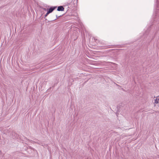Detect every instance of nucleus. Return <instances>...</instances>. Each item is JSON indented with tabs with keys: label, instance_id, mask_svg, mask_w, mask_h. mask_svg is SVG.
Returning <instances> with one entry per match:
<instances>
[{
	"label": "nucleus",
	"instance_id": "nucleus-1",
	"mask_svg": "<svg viewBox=\"0 0 159 159\" xmlns=\"http://www.w3.org/2000/svg\"><path fill=\"white\" fill-rule=\"evenodd\" d=\"M56 8H57L56 7H51L48 9V10L47 11L48 12V13H51Z\"/></svg>",
	"mask_w": 159,
	"mask_h": 159
},
{
	"label": "nucleus",
	"instance_id": "nucleus-2",
	"mask_svg": "<svg viewBox=\"0 0 159 159\" xmlns=\"http://www.w3.org/2000/svg\"><path fill=\"white\" fill-rule=\"evenodd\" d=\"M64 8L62 6H60L58 7L57 10L58 11H64Z\"/></svg>",
	"mask_w": 159,
	"mask_h": 159
},
{
	"label": "nucleus",
	"instance_id": "nucleus-3",
	"mask_svg": "<svg viewBox=\"0 0 159 159\" xmlns=\"http://www.w3.org/2000/svg\"><path fill=\"white\" fill-rule=\"evenodd\" d=\"M159 99H157V98H156V99H155V103H158V101Z\"/></svg>",
	"mask_w": 159,
	"mask_h": 159
},
{
	"label": "nucleus",
	"instance_id": "nucleus-4",
	"mask_svg": "<svg viewBox=\"0 0 159 159\" xmlns=\"http://www.w3.org/2000/svg\"><path fill=\"white\" fill-rule=\"evenodd\" d=\"M49 14V13H48V12L47 11V13H46V14L45 15V17L47 16Z\"/></svg>",
	"mask_w": 159,
	"mask_h": 159
},
{
	"label": "nucleus",
	"instance_id": "nucleus-5",
	"mask_svg": "<svg viewBox=\"0 0 159 159\" xmlns=\"http://www.w3.org/2000/svg\"><path fill=\"white\" fill-rule=\"evenodd\" d=\"M56 17H57V18H58V17H60L61 16H58V17H57V15H56Z\"/></svg>",
	"mask_w": 159,
	"mask_h": 159
},
{
	"label": "nucleus",
	"instance_id": "nucleus-6",
	"mask_svg": "<svg viewBox=\"0 0 159 159\" xmlns=\"http://www.w3.org/2000/svg\"><path fill=\"white\" fill-rule=\"evenodd\" d=\"M158 2V0H157V2Z\"/></svg>",
	"mask_w": 159,
	"mask_h": 159
}]
</instances>
